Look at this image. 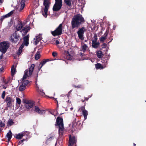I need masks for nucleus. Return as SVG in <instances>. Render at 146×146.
<instances>
[{
	"instance_id": "nucleus-51",
	"label": "nucleus",
	"mask_w": 146,
	"mask_h": 146,
	"mask_svg": "<svg viewBox=\"0 0 146 146\" xmlns=\"http://www.w3.org/2000/svg\"><path fill=\"white\" fill-rule=\"evenodd\" d=\"M133 144L134 146L136 145V144L135 143H134Z\"/></svg>"
},
{
	"instance_id": "nucleus-45",
	"label": "nucleus",
	"mask_w": 146,
	"mask_h": 146,
	"mask_svg": "<svg viewBox=\"0 0 146 146\" xmlns=\"http://www.w3.org/2000/svg\"><path fill=\"white\" fill-rule=\"evenodd\" d=\"M2 57H3V54H2L1 55V56H0V58L1 59L2 58Z\"/></svg>"
},
{
	"instance_id": "nucleus-10",
	"label": "nucleus",
	"mask_w": 146,
	"mask_h": 146,
	"mask_svg": "<svg viewBox=\"0 0 146 146\" xmlns=\"http://www.w3.org/2000/svg\"><path fill=\"white\" fill-rule=\"evenodd\" d=\"M28 83V81L27 80L22 79V83L20 85L19 88V90L20 91H22L24 90L26 87V86Z\"/></svg>"
},
{
	"instance_id": "nucleus-2",
	"label": "nucleus",
	"mask_w": 146,
	"mask_h": 146,
	"mask_svg": "<svg viewBox=\"0 0 146 146\" xmlns=\"http://www.w3.org/2000/svg\"><path fill=\"white\" fill-rule=\"evenodd\" d=\"M16 29L17 31L21 29V32L23 35H25L27 33L30 29V27L28 26L23 27V25L21 23H19L16 27Z\"/></svg>"
},
{
	"instance_id": "nucleus-14",
	"label": "nucleus",
	"mask_w": 146,
	"mask_h": 146,
	"mask_svg": "<svg viewBox=\"0 0 146 146\" xmlns=\"http://www.w3.org/2000/svg\"><path fill=\"white\" fill-rule=\"evenodd\" d=\"M29 35H28L24 38V42L19 47V48H21L22 49L24 47L25 44L26 46H28L29 44Z\"/></svg>"
},
{
	"instance_id": "nucleus-11",
	"label": "nucleus",
	"mask_w": 146,
	"mask_h": 146,
	"mask_svg": "<svg viewBox=\"0 0 146 146\" xmlns=\"http://www.w3.org/2000/svg\"><path fill=\"white\" fill-rule=\"evenodd\" d=\"M85 31V28L84 27H83L78 31L77 34L78 36L81 40H83L84 39L83 35Z\"/></svg>"
},
{
	"instance_id": "nucleus-31",
	"label": "nucleus",
	"mask_w": 146,
	"mask_h": 146,
	"mask_svg": "<svg viewBox=\"0 0 146 146\" xmlns=\"http://www.w3.org/2000/svg\"><path fill=\"white\" fill-rule=\"evenodd\" d=\"M40 58V53L39 52L36 53L35 56V59L36 60H38Z\"/></svg>"
},
{
	"instance_id": "nucleus-38",
	"label": "nucleus",
	"mask_w": 146,
	"mask_h": 146,
	"mask_svg": "<svg viewBox=\"0 0 146 146\" xmlns=\"http://www.w3.org/2000/svg\"><path fill=\"white\" fill-rule=\"evenodd\" d=\"M52 55L54 57H56L57 55V53L56 52H53L52 53Z\"/></svg>"
},
{
	"instance_id": "nucleus-54",
	"label": "nucleus",
	"mask_w": 146,
	"mask_h": 146,
	"mask_svg": "<svg viewBox=\"0 0 146 146\" xmlns=\"http://www.w3.org/2000/svg\"><path fill=\"white\" fill-rule=\"evenodd\" d=\"M8 83V82H6V84H7Z\"/></svg>"
},
{
	"instance_id": "nucleus-49",
	"label": "nucleus",
	"mask_w": 146,
	"mask_h": 146,
	"mask_svg": "<svg viewBox=\"0 0 146 146\" xmlns=\"http://www.w3.org/2000/svg\"><path fill=\"white\" fill-rule=\"evenodd\" d=\"M77 87H78V88H80V86H77Z\"/></svg>"
},
{
	"instance_id": "nucleus-33",
	"label": "nucleus",
	"mask_w": 146,
	"mask_h": 146,
	"mask_svg": "<svg viewBox=\"0 0 146 146\" xmlns=\"http://www.w3.org/2000/svg\"><path fill=\"white\" fill-rule=\"evenodd\" d=\"M0 127H4L5 125V124L4 122H3L2 121L0 120Z\"/></svg>"
},
{
	"instance_id": "nucleus-35",
	"label": "nucleus",
	"mask_w": 146,
	"mask_h": 146,
	"mask_svg": "<svg viewBox=\"0 0 146 146\" xmlns=\"http://www.w3.org/2000/svg\"><path fill=\"white\" fill-rule=\"evenodd\" d=\"M22 52V49L21 48H19L17 52V54L18 55H19Z\"/></svg>"
},
{
	"instance_id": "nucleus-42",
	"label": "nucleus",
	"mask_w": 146,
	"mask_h": 146,
	"mask_svg": "<svg viewBox=\"0 0 146 146\" xmlns=\"http://www.w3.org/2000/svg\"><path fill=\"white\" fill-rule=\"evenodd\" d=\"M59 42L58 40H57L56 41V45H57L59 43Z\"/></svg>"
},
{
	"instance_id": "nucleus-27",
	"label": "nucleus",
	"mask_w": 146,
	"mask_h": 146,
	"mask_svg": "<svg viewBox=\"0 0 146 146\" xmlns=\"http://www.w3.org/2000/svg\"><path fill=\"white\" fill-rule=\"evenodd\" d=\"M16 69L13 66H12L11 68V72L12 75H14L16 72Z\"/></svg>"
},
{
	"instance_id": "nucleus-17",
	"label": "nucleus",
	"mask_w": 146,
	"mask_h": 146,
	"mask_svg": "<svg viewBox=\"0 0 146 146\" xmlns=\"http://www.w3.org/2000/svg\"><path fill=\"white\" fill-rule=\"evenodd\" d=\"M34 111L36 112H37L39 114H42L45 113V111L44 110H40L39 108L37 106H35Z\"/></svg>"
},
{
	"instance_id": "nucleus-16",
	"label": "nucleus",
	"mask_w": 146,
	"mask_h": 146,
	"mask_svg": "<svg viewBox=\"0 0 146 146\" xmlns=\"http://www.w3.org/2000/svg\"><path fill=\"white\" fill-rule=\"evenodd\" d=\"M76 139L75 137H73L72 139L71 136L70 135L69 138L68 146H71L72 145L76 142Z\"/></svg>"
},
{
	"instance_id": "nucleus-25",
	"label": "nucleus",
	"mask_w": 146,
	"mask_h": 146,
	"mask_svg": "<svg viewBox=\"0 0 146 146\" xmlns=\"http://www.w3.org/2000/svg\"><path fill=\"white\" fill-rule=\"evenodd\" d=\"M97 55L98 58H101L103 56V54L102 53V52L101 51H98L97 52Z\"/></svg>"
},
{
	"instance_id": "nucleus-23",
	"label": "nucleus",
	"mask_w": 146,
	"mask_h": 146,
	"mask_svg": "<svg viewBox=\"0 0 146 146\" xmlns=\"http://www.w3.org/2000/svg\"><path fill=\"white\" fill-rule=\"evenodd\" d=\"M25 0H22L21 3V7L19 9V11H22L23 9L24 8V7H25Z\"/></svg>"
},
{
	"instance_id": "nucleus-9",
	"label": "nucleus",
	"mask_w": 146,
	"mask_h": 146,
	"mask_svg": "<svg viewBox=\"0 0 146 146\" xmlns=\"http://www.w3.org/2000/svg\"><path fill=\"white\" fill-rule=\"evenodd\" d=\"M62 33V24H60L54 31L52 32V34L53 36H56L61 35Z\"/></svg>"
},
{
	"instance_id": "nucleus-18",
	"label": "nucleus",
	"mask_w": 146,
	"mask_h": 146,
	"mask_svg": "<svg viewBox=\"0 0 146 146\" xmlns=\"http://www.w3.org/2000/svg\"><path fill=\"white\" fill-rule=\"evenodd\" d=\"M25 132L20 133L17 134L16 135V138L17 139H21L25 135Z\"/></svg>"
},
{
	"instance_id": "nucleus-13",
	"label": "nucleus",
	"mask_w": 146,
	"mask_h": 146,
	"mask_svg": "<svg viewBox=\"0 0 146 146\" xmlns=\"http://www.w3.org/2000/svg\"><path fill=\"white\" fill-rule=\"evenodd\" d=\"M93 38L94 39L92 40V46L94 48H96L99 46L100 43L97 42L98 38L96 35L94 36Z\"/></svg>"
},
{
	"instance_id": "nucleus-12",
	"label": "nucleus",
	"mask_w": 146,
	"mask_h": 146,
	"mask_svg": "<svg viewBox=\"0 0 146 146\" xmlns=\"http://www.w3.org/2000/svg\"><path fill=\"white\" fill-rule=\"evenodd\" d=\"M26 108L29 109L31 108L34 105L33 102L31 100H26L24 102Z\"/></svg>"
},
{
	"instance_id": "nucleus-53",
	"label": "nucleus",
	"mask_w": 146,
	"mask_h": 146,
	"mask_svg": "<svg viewBox=\"0 0 146 146\" xmlns=\"http://www.w3.org/2000/svg\"><path fill=\"white\" fill-rule=\"evenodd\" d=\"M82 102H84V100H82Z\"/></svg>"
},
{
	"instance_id": "nucleus-52",
	"label": "nucleus",
	"mask_w": 146,
	"mask_h": 146,
	"mask_svg": "<svg viewBox=\"0 0 146 146\" xmlns=\"http://www.w3.org/2000/svg\"><path fill=\"white\" fill-rule=\"evenodd\" d=\"M87 41V40H85V42H86Z\"/></svg>"
},
{
	"instance_id": "nucleus-20",
	"label": "nucleus",
	"mask_w": 146,
	"mask_h": 146,
	"mask_svg": "<svg viewBox=\"0 0 146 146\" xmlns=\"http://www.w3.org/2000/svg\"><path fill=\"white\" fill-rule=\"evenodd\" d=\"M41 39V37L40 35H39L38 36H36V38H34V40H35L34 41L35 42V45L37 44L38 42Z\"/></svg>"
},
{
	"instance_id": "nucleus-4",
	"label": "nucleus",
	"mask_w": 146,
	"mask_h": 146,
	"mask_svg": "<svg viewBox=\"0 0 146 146\" xmlns=\"http://www.w3.org/2000/svg\"><path fill=\"white\" fill-rule=\"evenodd\" d=\"M35 66L34 64H32L30 67L29 70H25L24 72V74L23 78V79L25 80L31 75Z\"/></svg>"
},
{
	"instance_id": "nucleus-39",
	"label": "nucleus",
	"mask_w": 146,
	"mask_h": 146,
	"mask_svg": "<svg viewBox=\"0 0 146 146\" xmlns=\"http://www.w3.org/2000/svg\"><path fill=\"white\" fill-rule=\"evenodd\" d=\"M40 92V94H41L42 95H43L45 94L44 93V92H43V90H39Z\"/></svg>"
},
{
	"instance_id": "nucleus-43",
	"label": "nucleus",
	"mask_w": 146,
	"mask_h": 146,
	"mask_svg": "<svg viewBox=\"0 0 146 146\" xmlns=\"http://www.w3.org/2000/svg\"><path fill=\"white\" fill-rule=\"evenodd\" d=\"M4 0H0V5H1L3 2Z\"/></svg>"
},
{
	"instance_id": "nucleus-40",
	"label": "nucleus",
	"mask_w": 146,
	"mask_h": 146,
	"mask_svg": "<svg viewBox=\"0 0 146 146\" xmlns=\"http://www.w3.org/2000/svg\"><path fill=\"white\" fill-rule=\"evenodd\" d=\"M107 44L105 43H104L102 45V48H105L106 47Z\"/></svg>"
},
{
	"instance_id": "nucleus-7",
	"label": "nucleus",
	"mask_w": 146,
	"mask_h": 146,
	"mask_svg": "<svg viewBox=\"0 0 146 146\" xmlns=\"http://www.w3.org/2000/svg\"><path fill=\"white\" fill-rule=\"evenodd\" d=\"M50 4V0H44L43 4L45 7L44 9V13H43V15L46 17H47L48 9Z\"/></svg>"
},
{
	"instance_id": "nucleus-22",
	"label": "nucleus",
	"mask_w": 146,
	"mask_h": 146,
	"mask_svg": "<svg viewBox=\"0 0 146 146\" xmlns=\"http://www.w3.org/2000/svg\"><path fill=\"white\" fill-rule=\"evenodd\" d=\"M66 4L68 6H71L73 0H64Z\"/></svg>"
},
{
	"instance_id": "nucleus-41",
	"label": "nucleus",
	"mask_w": 146,
	"mask_h": 146,
	"mask_svg": "<svg viewBox=\"0 0 146 146\" xmlns=\"http://www.w3.org/2000/svg\"><path fill=\"white\" fill-rule=\"evenodd\" d=\"M25 140V139H23L22 140H21V141H20L19 142V145H20V144H21L22 143L23 141Z\"/></svg>"
},
{
	"instance_id": "nucleus-24",
	"label": "nucleus",
	"mask_w": 146,
	"mask_h": 146,
	"mask_svg": "<svg viewBox=\"0 0 146 146\" xmlns=\"http://www.w3.org/2000/svg\"><path fill=\"white\" fill-rule=\"evenodd\" d=\"M108 35V33L106 32L104 35V36H102L100 39V40L101 41L104 42V41L106 39V36Z\"/></svg>"
},
{
	"instance_id": "nucleus-19",
	"label": "nucleus",
	"mask_w": 146,
	"mask_h": 146,
	"mask_svg": "<svg viewBox=\"0 0 146 146\" xmlns=\"http://www.w3.org/2000/svg\"><path fill=\"white\" fill-rule=\"evenodd\" d=\"M48 61V59H46L42 61H41L39 65V69H40L42 68V66Z\"/></svg>"
},
{
	"instance_id": "nucleus-3",
	"label": "nucleus",
	"mask_w": 146,
	"mask_h": 146,
	"mask_svg": "<svg viewBox=\"0 0 146 146\" xmlns=\"http://www.w3.org/2000/svg\"><path fill=\"white\" fill-rule=\"evenodd\" d=\"M56 121L57 125L59 126V134L60 135H62L63 133L64 130L63 119L58 117L57 118Z\"/></svg>"
},
{
	"instance_id": "nucleus-37",
	"label": "nucleus",
	"mask_w": 146,
	"mask_h": 146,
	"mask_svg": "<svg viewBox=\"0 0 146 146\" xmlns=\"http://www.w3.org/2000/svg\"><path fill=\"white\" fill-rule=\"evenodd\" d=\"M5 95V92L3 91L1 97L3 99H4Z\"/></svg>"
},
{
	"instance_id": "nucleus-34",
	"label": "nucleus",
	"mask_w": 146,
	"mask_h": 146,
	"mask_svg": "<svg viewBox=\"0 0 146 146\" xmlns=\"http://www.w3.org/2000/svg\"><path fill=\"white\" fill-rule=\"evenodd\" d=\"M13 11H11L10 12H9V13H8L7 14L5 15V16H6V17H8L11 16L13 14Z\"/></svg>"
},
{
	"instance_id": "nucleus-26",
	"label": "nucleus",
	"mask_w": 146,
	"mask_h": 146,
	"mask_svg": "<svg viewBox=\"0 0 146 146\" xmlns=\"http://www.w3.org/2000/svg\"><path fill=\"white\" fill-rule=\"evenodd\" d=\"M83 115L84 116L85 119H86L88 115L87 111L83 109L82 111Z\"/></svg>"
},
{
	"instance_id": "nucleus-48",
	"label": "nucleus",
	"mask_w": 146,
	"mask_h": 146,
	"mask_svg": "<svg viewBox=\"0 0 146 146\" xmlns=\"http://www.w3.org/2000/svg\"><path fill=\"white\" fill-rule=\"evenodd\" d=\"M71 92V91H70L69 92V93H68V94H70V93Z\"/></svg>"
},
{
	"instance_id": "nucleus-5",
	"label": "nucleus",
	"mask_w": 146,
	"mask_h": 146,
	"mask_svg": "<svg viewBox=\"0 0 146 146\" xmlns=\"http://www.w3.org/2000/svg\"><path fill=\"white\" fill-rule=\"evenodd\" d=\"M62 0H55V3L53 8V10L54 11L60 10L62 6Z\"/></svg>"
},
{
	"instance_id": "nucleus-6",
	"label": "nucleus",
	"mask_w": 146,
	"mask_h": 146,
	"mask_svg": "<svg viewBox=\"0 0 146 146\" xmlns=\"http://www.w3.org/2000/svg\"><path fill=\"white\" fill-rule=\"evenodd\" d=\"M9 47V44L7 42H3L0 44V51L5 53Z\"/></svg>"
},
{
	"instance_id": "nucleus-29",
	"label": "nucleus",
	"mask_w": 146,
	"mask_h": 146,
	"mask_svg": "<svg viewBox=\"0 0 146 146\" xmlns=\"http://www.w3.org/2000/svg\"><path fill=\"white\" fill-rule=\"evenodd\" d=\"M14 123V122L11 119H9L7 123V126H11L13 125Z\"/></svg>"
},
{
	"instance_id": "nucleus-50",
	"label": "nucleus",
	"mask_w": 146,
	"mask_h": 146,
	"mask_svg": "<svg viewBox=\"0 0 146 146\" xmlns=\"http://www.w3.org/2000/svg\"><path fill=\"white\" fill-rule=\"evenodd\" d=\"M73 109V108H71V110H72V109Z\"/></svg>"
},
{
	"instance_id": "nucleus-47",
	"label": "nucleus",
	"mask_w": 146,
	"mask_h": 146,
	"mask_svg": "<svg viewBox=\"0 0 146 146\" xmlns=\"http://www.w3.org/2000/svg\"><path fill=\"white\" fill-rule=\"evenodd\" d=\"M69 96H70V94H68L67 95V96H68V97Z\"/></svg>"
},
{
	"instance_id": "nucleus-1",
	"label": "nucleus",
	"mask_w": 146,
	"mask_h": 146,
	"mask_svg": "<svg viewBox=\"0 0 146 146\" xmlns=\"http://www.w3.org/2000/svg\"><path fill=\"white\" fill-rule=\"evenodd\" d=\"M84 19L81 15L77 14L75 15L72 19V28H78L80 24L84 22Z\"/></svg>"
},
{
	"instance_id": "nucleus-46",
	"label": "nucleus",
	"mask_w": 146,
	"mask_h": 146,
	"mask_svg": "<svg viewBox=\"0 0 146 146\" xmlns=\"http://www.w3.org/2000/svg\"><path fill=\"white\" fill-rule=\"evenodd\" d=\"M9 138H8V141H9L11 139H9Z\"/></svg>"
},
{
	"instance_id": "nucleus-32",
	"label": "nucleus",
	"mask_w": 146,
	"mask_h": 146,
	"mask_svg": "<svg viewBox=\"0 0 146 146\" xmlns=\"http://www.w3.org/2000/svg\"><path fill=\"white\" fill-rule=\"evenodd\" d=\"M16 100L17 103L19 105H20L21 104V99L19 98H17Z\"/></svg>"
},
{
	"instance_id": "nucleus-28",
	"label": "nucleus",
	"mask_w": 146,
	"mask_h": 146,
	"mask_svg": "<svg viewBox=\"0 0 146 146\" xmlns=\"http://www.w3.org/2000/svg\"><path fill=\"white\" fill-rule=\"evenodd\" d=\"M6 136L7 138L9 139H11L12 136V133L11 130H9V132L7 133L6 135Z\"/></svg>"
},
{
	"instance_id": "nucleus-15",
	"label": "nucleus",
	"mask_w": 146,
	"mask_h": 146,
	"mask_svg": "<svg viewBox=\"0 0 146 146\" xmlns=\"http://www.w3.org/2000/svg\"><path fill=\"white\" fill-rule=\"evenodd\" d=\"M13 100L9 97H7L5 99V102L7 103V106L8 107H11L12 105V103Z\"/></svg>"
},
{
	"instance_id": "nucleus-21",
	"label": "nucleus",
	"mask_w": 146,
	"mask_h": 146,
	"mask_svg": "<svg viewBox=\"0 0 146 146\" xmlns=\"http://www.w3.org/2000/svg\"><path fill=\"white\" fill-rule=\"evenodd\" d=\"M95 66L97 69H101L105 68L106 66H105L104 67L101 65V64L100 63H97L95 64Z\"/></svg>"
},
{
	"instance_id": "nucleus-44",
	"label": "nucleus",
	"mask_w": 146,
	"mask_h": 146,
	"mask_svg": "<svg viewBox=\"0 0 146 146\" xmlns=\"http://www.w3.org/2000/svg\"><path fill=\"white\" fill-rule=\"evenodd\" d=\"M3 68H1L0 69V71L2 72L3 71Z\"/></svg>"
},
{
	"instance_id": "nucleus-36",
	"label": "nucleus",
	"mask_w": 146,
	"mask_h": 146,
	"mask_svg": "<svg viewBox=\"0 0 146 146\" xmlns=\"http://www.w3.org/2000/svg\"><path fill=\"white\" fill-rule=\"evenodd\" d=\"M7 17H6V16H5V15L4 16H3V17H2L1 18L0 20V25H1V22L5 18Z\"/></svg>"
},
{
	"instance_id": "nucleus-30",
	"label": "nucleus",
	"mask_w": 146,
	"mask_h": 146,
	"mask_svg": "<svg viewBox=\"0 0 146 146\" xmlns=\"http://www.w3.org/2000/svg\"><path fill=\"white\" fill-rule=\"evenodd\" d=\"M82 49L84 52L88 48V47L86 44H84L82 46Z\"/></svg>"
},
{
	"instance_id": "nucleus-8",
	"label": "nucleus",
	"mask_w": 146,
	"mask_h": 146,
	"mask_svg": "<svg viewBox=\"0 0 146 146\" xmlns=\"http://www.w3.org/2000/svg\"><path fill=\"white\" fill-rule=\"evenodd\" d=\"M19 38V35L17 31L12 35L10 38V40L12 42L16 43L18 41Z\"/></svg>"
}]
</instances>
